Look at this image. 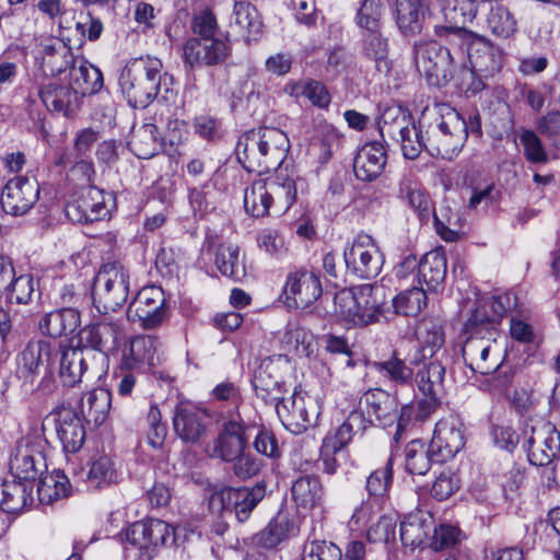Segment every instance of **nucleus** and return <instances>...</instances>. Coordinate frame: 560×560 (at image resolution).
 <instances>
[{
  "mask_svg": "<svg viewBox=\"0 0 560 560\" xmlns=\"http://www.w3.org/2000/svg\"><path fill=\"white\" fill-rule=\"evenodd\" d=\"M420 345L410 358L411 365H422L415 381L419 392L427 399L419 402L420 416L427 417L438 405L439 394L443 389L445 361L444 332L435 324H425L419 332Z\"/></svg>",
  "mask_w": 560,
  "mask_h": 560,
  "instance_id": "obj_1",
  "label": "nucleus"
},
{
  "mask_svg": "<svg viewBox=\"0 0 560 560\" xmlns=\"http://www.w3.org/2000/svg\"><path fill=\"white\" fill-rule=\"evenodd\" d=\"M172 85L173 75L163 70L160 58L151 55L128 60L119 77L120 90L132 107L145 108Z\"/></svg>",
  "mask_w": 560,
  "mask_h": 560,
  "instance_id": "obj_2",
  "label": "nucleus"
},
{
  "mask_svg": "<svg viewBox=\"0 0 560 560\" xmlns=\"http://www.w3.org/2000/svg\"><path fill=\"white\" fill-rule=\"evenodd\" d=\"M290 149L285 132L276 127H260L244 133L237 143V155L248 172L278 171Z\"/></svg>",
  "mask_w": 560,
  "mask_h": 560,
  "instance_id": "obj_3",
  "label": "nucleus"
},
{
  "mask_svg": "<svg viewBox=\"0 0 560 560\" xmlns=\"http://www.w3.org/2000/svg\"><path fill=\"white\" fill-rule=\"evenodd\" d=\"M431 118L425 130V150L432 155L452 160L464 147L468 136L466 121L458 112L445 104L427 109L423 120Z\"/></svg>",
  "mask_w": 560,
  "mask_h": 560,
  "instance_id": "obj_4",
  "label": "nucleus"
},
{
  "mask_svg": "<svg viewBox=\"0 0 560 560\" xmlns=\"http://www.w3.org/2000/svg\"><path fill=\"white\" fill-rule=\"evenodd\" d=\"M417 71L424 77L429 85L445 86L458 69V59L463 54L452 52L448 47L435 40L417 42L412 48Z\"/></svg>",
  "mask_w": 560,
  "mask_h": 560,
  "instance_id": "obj_5",
  "label": "nucleus"
},
{
  "mask_svg": "<svg viewBox=\"0 0 560 560\" xmlns=\"http://www.w3.org/2000/svg\"><path fill=\"white\" fill-rule=\"evenodd\" d=\"M180 527H173L164 521L152 518L136 522L130 525L122 536L127 551H136L137 560H152L161 546L177 544Z\"/></svg>",
  "mask_w": 560,
  "mask_h": 560,
  "instance_id": "obj_6",
  "label": "nucleus"
},
{
  "mask_svg": "<svg viewBox=\"0 0 560 560\" xmlns=\"http://www.w3.org/2000/svg\"><path fill=\"white\" fill-rule=\"evenodd\" d=\"M378 291L371 284L339 291L334 299L336 315L352 326L376 323L382 314V303L376 296Z\"/></svg>",
  "mask_w": 560,
  "mask_h": 560,
  "instance_id": "obj_7",
  "label": "nucleus"
},
{
  "mask_svg": "<svg viewBox=\"0 0 560 560\" xmlns=\"http://www.w3.org/2000/svg\"><path fill=\"white\" fill-rule=\"evenodd\" d=\"M129 271L118 260L104 262L94 281L93 301L101 313L116 312L129 294Z\"/></svg>",
  "mask_w": 560,
  "mask_h": 560,
  "instance_id": "obj_8",
  "label": "nucleus"
},
{
  "mask_svg": "<svg viewBox=\"0 0 560 560\" xmlns=\"http://www.w3.org/2000/svg\"><path fill=\"white\" fill-rule=\"evenodd\" d=\"M265 494L264 483H256L252 488H224L210 495L208 508L219 518L235 517L237 522L244 523Z\"/></svg>",
  "mask_w": 560,
  "mask_h": 560,
  "instance_id": "obj_9",
  "label": "nucleus"
},
{
  "mask_svg": "<svg viewBox=\"0 0 560 560\" xmlns=\"http://www.w3.org/2000/svg\"><path fill=\"white\" fill-rule=\"evenodd\" d=\"M46 445V439L37 429L19 439L10 458L13 477L30 483L42 477L47 470Z\"/></svg>",
  "mask_w": 560,
  "mask_h": 560,
  "instance_id": "obj_10",
  "label": "nucleus"
},
{
  "mask_svg": "<svg viewBox=\"0 0 560 560\" xmlns=\"http://www.w3.org/2000/svg\"><path fill=\"white\" fill-rule=\"evenodd\" d=\"M257 429V421L245 420L241 412L236 419L225 422L212 444L208 446L210 457L233 462L246 450L249 436Z\"/></svg>",
  "mask_w": 560,
  "mask_h": 560,
  "instance_id": "obj_11",
  "label": "nucleus"
},
{
  "mask_svg": "<svg viewBox=\"0 0 560 560\" xmlns=\"http://www.w3.org/2000/svg\"><path fill=\"white\" fill-rule=\"evenodd\" d=\"M345 264L349 272L361 279H374L382 271L384 255L369 234H358L345 248Z\"/></svg>",
  "mask_w": 560,
  "mask_h": 560,
  "instance_id": "obj_12",
  "label": "nucleus"
},
{
  "mask_svg": "<svg viewBox=\"0 0 560 560\" xmlns=\"http://www.w3.org/2000/svg\"><path fill=\"white\" fill-rule=\"evenodd\" d=\"M526 445L529 463L535 466H547L560 452V432L550 421L536 420L530 425Z\"/></svg>",
  "mask_w": 560,
  "mask_h": 560,
  "instance_id": "obj_13",
  "label": "nucleus"
},
{
  "mask_svg": "<svg viewBox=\"0 0 560 560\" xmlns=\"http://www.w3.org/2000/svg\"><path fill=\"white\" fill-rule=\"evenodd\" d=\"M164 291L158 285L143 287L131 301L127 316L131 322H139L144 328H154L165 317Z\"/></svg>",
  "mask_w": 560,
  "mask_h": 560,
  "instance_id": "obj_14",
  "label": "nucleus"
},
{
  "mask_svg": "<svg viewBox=\"0 0 560 560\" xmlns=\"http://www.w3.org/2000/svg\"><path fill=\"white\" fill-rule=\"evenodd\" d=\"M39 198V186L35 179L16 176L7 182L0 195V205L8 214H26Z\"/></svg>",
  "mask_w": 560,
  "mask_h": 560,
  "instance_id": "obj_15",
  "label": "nucleus"
},
{
  "mask_svg": "<svg viewBox=\"0 0 560 560\" xmlns=\"http://www.w3.org/2000/svg\"><path fill=\"white\" fill-rule=\"evenodd\" d=\"M430 445L436 463L452 459L465 445L462 420L457 416L448 415L438 421Z\"/></svg>",
  "mask_w": 560,
  "mask_h": 560,
  "instance_id": "obj_16",
  "label": "nucleus"
},
{
  "mask_svg": "<svg viewBox=\"0 0 560 560\" xmlns=\"http://www.w3.org/2000/svg\"><path fill=\"white\" fill-rule=\"evenodd\" d=\"M230 52L228 40L219 37L189 38L183 48L184 62L190 68L223 63Z\"/></svg>",
  "mask_w": 560,
  "mask_h": 560,
  "instance_id": "obj_17",
  "label": "nucleus"
},
{
  "mask_svg": "<svg viewBox=\"0 0 560 560\" xmlns=\"http://www.w3.org/2000/svg\"><path fill=\"white\" fill-rule=\"evenodd\" d=\"M107 213L104 192L95 186L81 187L66 205L67 217L78 223L98 221Z\"/></svg>",
  "mask_w": 560,
  "mask_h": 560,
  "instance_id": "obj_18",
  "label": "nucleus"
},
{
  "mask_svg": "<svg viewBox=\"0 0 560 560\" xmlns=\"http://www.w3.org/2000/svg\"><path fill=\"white\" fill-rule=\"evenodd\" d=\"M283 361L282 355L266 358L255 372L253 380L255 393L267 404L276 406L283 400L285 388L279 369Z\"/></svg>",
  "mask_w": 560,
  "mask_h": 560,
  "instance_id": "obj_19",
  "label": "nucleus"
},
{
  "mask_svg": "<svg viewBox=\"0 0 560 560\" xmlns=\"http://www.w3.org/2000/svg\"><path fill=\"white\" fill-rule=\"evenodd\" d=\"M323 289L318 276L305 269L288 275L284 294L290 306L306 308L322 295Z\"/></svg>",
  "mask_w": 560,
  "mask_h": 560,
  "instance_id": "obj_20",
  "label": "nucleus"
},
{
  "mask_svg": "<svg viewBox=\"0 0 560 560\" xmlns=\"http://www.w3.org/2000/svg\"><path fill=\"white\" fill-rule=\"evenodd\" d=\"M278 416L284 425L293 433L300 434L316 423L318 411L312 399L306 400L300 395H292L276 405Z\"/></svg>",
  "mask_w": 560,
  "mask_h": 560,
  "instance_id": "obj_21",
  "label": "nucleus"
},
{
  "mask_svg": "<svg viewBox=\"0 0 560 560\" xmlns=\"http://www.w3.org/2000/svg\"><path fill=\"white\" fill-rule=\"evenodd\" d=\"M291 499L300 515L306 516L315 511H322L326 493L320 478L316 475L296 478L291 486Z\"/></svg>",
  "mask_w": 560,
  "mask_h": 560,
  "instance_id": "obj_22",
  "label": "nucleus"
},
{
  "mask_svg": "<svg viewBox=\"0 0 560 560\" xmlns=\"http://www.w3.org/2000/svg\"><path fill=\"white\" fill-rule=\"evenodd\" d=\"M50 417L55 423L57 436L66 453H77L85 441V428L77 411L70 407H58Z\"/></svg>",
  "mask_w": 560,
  "mask_h": 560,
  "instance_id": "obj_23",
  "label": "nucleus"
},
{
  "mask_svg": "<svg viewBox=\"0 0 560 560\" xmlns=\"http://www.w3.org/2000/svg\"><path fill=\"white\" fill-rule=\"evenodd\" d=\"M122 335L121 326L117 320L103 318L83 327L78 335L79 346L88 350H96L103 353L116 349Z\"/></svg>",
  "mask_w": 560,
  "mask_h": 560,
  "instance_id": "obj_24",
  "label": "nucleus"
},
{
  "mask_svg": "<svg viewBox=\"0 0 560 560\" xmlns=\"http://www.w3.org/2000/svg\"><path fill=\"white\" fill-rule=\"evenodd\" d=\"M271 197V209L275 213L287 212L296 199L298 191L304 190L305 182L293 171L278 170L275 177L267 178Z\"/></svg>",
  "mask_w": 560,
  "mask_h": 560,
  "instance_id": "obj_25",
  "label": "nucleus"
},
{
  "mask_svg": "<svg viewBox=\"0 0 560 560\" xmlns=\"http://www.w3.org/2000/svg\"><path fill=\"white\" fill-rule=\"evenodd\" d=\"M471 70L464 71L465 75L492 77L499 72L503 63L502 50L485 37L477 38L468 50Z\"/></svg>",
  "mask_w": 560,
  "mask_h": 560,
  "instance_id": "obj_26",
  "label": "nucleus"
},
{
  "mask_svg": "<svg viewBox=\"0 0 560 560\" xmlns=\"http://www.w3.org/2000/svg\"><path fill=\"white\" fill-rule=\"evenodd\" d=\"M52 357V347L45 340H30L18 354V374L33 381L36 375L49 370Z\"/></svg>",
  "mask_w": 560,
  "mask_h": 560,
  "instance_id": "obj_27",
  "label": "nucleus"
},
{
  "mask_svg": "<svg viewBox=\"0 0 560 560\" xmlns=\"http://www.w3.org/2000/svg\"><path fill=\"white\" fill-rule=\"evenodd\" d=\"M386 160L385 149L380 142L365 143L353 161L355 177L362 182L375 180L384 171Z\"/></svg>",
  "mask_w": 560,
  "mask_h": 560,
  "instance_id": "obj_28",
  "label": "nucleus"
},
{
  "mask_svg": "<svg viewBox=\"0 0 560 560\" xmlns=\"http://www.w3.org/2000/svg\"><path fill=\"white\" fill-rule=\"evenodd\" d=\"M360 404L366 415L374 418L381 425H389L397 418L396 399L381 388L369 389L362 396Z\"/></svg>",
  "mask_w": 560,
  "mask_h": 560,
  "instance_id": "obj_29",
  "label": "nucleus"
},
{
  "mask_svg": "<svg viewBox=\"0 0 560 560\" xmlns=\"http://www.w3.org/2000/svg\"><path fill=\"white\" fill-rule=\"evenodd\" d=\"M38 96L50 112L70 116L79 107V96L69 86L47 82L39 86Z\"/></svg>",
  "mask_w": 560,
  "mask_h": 560,
  "instance_id": "obj_30",
  "label": "nucleus"
},
{
  "mask_svg": "<svg viewBox=\"0 0 560 560\" xmlns=\"http://www.w3.org/2000/svg\"><path fill=\"white\" fill-rule=\"evenodd\" d=\"M428 11V0H395L396 23L405 36L421 33L422 21Z\"/></svg>",
  "mask_w": 560,
  "mask_h": 560,
  "instance_id": "obj_31",
  "label": "nucleus"
},
{
  "mask_svg": "<svg viewBox=\"0 0 560 560\" xmlns=\"http://www.w3.org/2000/svg\"><path fill=\"white\" fill-rule=\"evenodd\" d=\"M33 483L24 480H5L0 485V509L8 514H19L33 502Z\"/></svg>",
  "mask_w": 560,
  "mask_h": 560,
  "instance_id": "obj_32",
  "label": "nucleus"
},
{
  "mask_svg": "<svg viewBox=\"0 0 560 560\" xmlns=\"http://www.w3.org/2000/svg\"><path fill=\"white\" fill-rule=\"evenodd\" d=\"M205 415L191 405L179 404L175 408L173 427L185 442H197L206 430Z\"/></svg>",
  "mask_w": 560,
  "mask_h": 560,
  "instance_id": "obj_33",
  "label": "nucleus"
},
{
  "mask_svg": "<svg viewBox=\"0 0 560 560\" xmlns=\"http://www.w3.org/2000/svg\"><path fill=\"white\" fill-rule=\"evenodd\" d=\"M77 62L71 46L63 39H49L43 45L42 68L46 74L58 75Z\"/></svg>",
  "mask_w": 560,
  "mask_h": 560,
  "instance_id": "obj_34",
  "label": "nucleus"
},
{
  "mask_svg": "<svg viewBox=\"0 0 560 560\" xmlns=\"http://www.w3.org/2000/svg\"><path fill=\"white\" fill-rule=\"evenodd\" d=\"M159 341L152 336H136L124 350L121 363L127 370H138L142 365L155 364Z\"/></svg>",
  "mask_w": 560,
  "mask_h": 560,
  "instance_id": "obj_35",
  "label": "nucleus"
},
{
  "mask_svg": "<svg viewBox=\"0 0 560 560\" xmlns=\"http://www.w3.org/2000/svg\"><path fill=\"white\" fill-rule=\"evenodd\" d=\"M102 86L101 70L84 59H78L70 70V88L79 96V100L85 95L97 93Z\"/></svg>",
  "mask_w": 560,
  "mask_h": 560,
  "instance_id": "obj_36",
  "label": "nucleus"
},
{
  "mask_svg": "<svg viewBox=\"0 0 560 560\" xmlns=\"http://www.w3.org/2000/svg\"><path fill=\"white\" fill-rule=\"evenodd\" d=\"M90 355L91 351L83 349L81 346L62 350L59 376L63 385L72 387L82 381L84 373L88 371L86 360Z\"/></svg>",
  "mask_w": 560,
  "mask_h": 560,
  "instance_id": "obj_37",
  "label": "nucleus"
},
{
  "mask_svg": "<svg viewBox=\"0 0 560 560\" xmlns=\"http://www.w3.org/2000/svg\"><path fill=\"white\" fill-rule=\"evenodd\" d=\"M80 313L72 307H63L44 315L38 327L42 334L52 338L72 334L80 325Z\"/></svg>",
  "mask_w": 560,
  "mask_h": 560,
  "instance_id": "obj_38",
  "label": "nucleus"
},
{
  "mask_svg": "<svg viewBox=\"0 0 560 560\" xmlns=\"http://www.w3.org/2000/svg\"><path fill=\"white\" fill-rule=\"evenodd\" d=\"M433 527L430 513L417 510L405 516L400 523V539L405 546L416 548L422 545Z\"/></svg>",
  "mask_w": 560,
  "mask_h": 560,
  "instance_id": "obj_39",
  "label": "nucleus"
},
{
  "mask_svg": "<svg viewBox=\"0 0 560 560\" xmlns=\"http://www.w3.org/2000/svg\"><path fill=\"white\" fill-rule=\"evenodd\" d=\"M112 394L98 387L85 393L80 401V412L88 423L98 427L105 422L109 415Z\"/></svg>",
  "mask_w": 560,
  "mask_h": 560,
  "instance_id": "obj_40",
  "label": "nucleus"
},
{
  "mask_svg": "<svg viewBox=\"0 0 560 560\" xmlns=\"http://www.w3.org/2000/svg\"><path fill=\"white\" fill-rule=\"evenodd\" d=\"M293 530V523L285 513H278L260 532L252 537L254 546L273 549L287 540Z\"/></svg>",
  "mask_w": 560,
  "mask_h": 560,
  "instance_id": "obj_41",
  "label": "nucleus"
},
{
  "mask_svg": "<svg viewBox=\"0 0 560 560\" xmlns=\"http://www.w3.org/2000/svg\"><path fill=\"white\" fill-rule=\"evenodd\" d=\"M490 350L489 338L471 335L463 347V358L472 371L487 375L499 366L498 360L492 363L487 362Z\"/></svg>",
  "mask_w": 560,
  "mask_h": 560,
  "instance_id": "obj_42",
  "label": "nucleus"
},
{
  "mask_svg": "<svg viewBox=\"0 0 560 560\" xmlns=\"http://www.w3.org/2000/svg\"><path fill=\"white\" fill-rule=\"evenodd\" d=\"M446 257L442 249L438 248L427 253L419 262L418 273L420 280L430 291H438L446 277Z\"/></svg>",
  "mask_w": 560,
  "mask_h": 560,
  "instance_id": "obj_43",
  "label": "nucleus"
},
{
  "mask_svg": "<svg viewBox=\"0 0 560 560\" xmlns=\"http://www.w3.org/2000/svg\"><path fill=\"white\" fill-rule=\"evenodd\" d=\"M250 0H234V23L246 40H256L264 28L262 20Z\"/></svg>",
  "mask_w": 560,
  "mask_h": 560,
  "instance_id": "obj_44",
  "label": "nucleus"
},
{
  "mask_svg": "<svg viewBox=\"0 0 560 560\" xmlns=\"http://www.w3.org/2000/svg\"><path fill=\"white\" fill-rule=\"evenodd\" d=\"M214 262L223 276L234 281H242L246 277L244 258L240 256V247L235 244H220L215 250Z\"/></svg>",
  "mask_w": 560,
  "mask_h": 560,
  "instance_id": "obj_45",
  "label": "nucleus"
},
{
  "mask_svg": "<svg viewBox=\"0 0 560 560\" xmlns=\"http://www.w3.org/2000/svg\"><path fill=\"white\" fill-rule=\"evenodd\" d=\"M244 208L254 218H264L271 209V197L267 179L252 183L244 191Z\"/></svg>",
  "mask_w": 560,
  "mask_h": 560,
  "instance_id": "obj_46",
  "label": "nucleus"
},
{
  "mask_svg": "<svg viewBox=\"0 0 560 560\" xmlns=\"http://www.w3.org/2000/svg\"><path fill=\"white\" fill-rule=\"evenodd\" d=\"M38 499L44 504H51L70 494V482L67 476L59 471H52L39 477L37 486Z\"/></svg>",
  "mask_w": 560,
  "mask_h": 560,
  "instance_id": "obj_47",
  "label": "nucleus"
},
{
  "mask_svg": "<svg viewBox=\"0 0 560 560\" xmlns=\"http://www.w3.org/2000/svg\"><path fill=\"white\" fill-rule=\"evenodd\" d=\"M372 366L381 376L396 385H408L413 378L411 364H407L396 351L386 360L373 362Z\"/></svg>",
  "mask_w": 560,
  "mask_h": 560,
  "instance_id": "obj_48",
  "label": "nucleus"
},
{
  "mask_svg": "<svg viewBox=\"0 0 560 560\" xmlns=\"http://www.w3.org/2000/svg\"><path fill=\"white\" fill-rule=\"evenodd\" d=\"M388 39L383 36L381 28L366 31L363 43L364 55L375 61L376 69L380 72L388 73L392 69V62L388 59Z\"/></svg>",
  "mask_w": 560,
  "mask_h": 560,
  "instance_id": "obj_49",
  "label": "nucleus"
},
{
  "mask_svg": "<svg viewBox=\"0 0 560 560\" xmlns=\"http://www.w3.org/2000/svg\"><path fill=\"white\" fill-rule=\"evenodd\" d=\"M487 27L497 37L508 39L517 33V21L514 14L504 5L490 8L486 18Z\"/></svg>",
  "mask_w": 560,
  "mask_h": 560,
  "instance_id": "obj_50",
  "label": "nucleus"
},
{
  "mask_svg": "<svg viewBox=\"0 0 560 560\" xmlns=\"http://www.w3.org/2000/svg\"><path fill=\"white\" fill-rule=\"evenodd\" d=\"M129 144L139 159H151L161 148L158 127L154 124H144L135 131Z\"/></svg>",
  "mask_w": 560,
  "mask_h": 560,
  "instance_id": "obj_51",
  "label": "nucleus"
},
{
  "mask_svg": "<svg viewBox=\"0 0 560 560\" xmlns=\"http://www.w3.org/2000/svg\"><path fill=\"white\" fill-rule=\"evenodd\" d=\"M88 482L91 487L103 488L117 482L118 472L110 456L100 454L90 462Z\"/></svg>",
  "mask_w": 560,
  "mask_h": 560,
  "instance_id": "obj_52",
  "label": "nucleus"
},
{
  "mask_svg": "<svg viewBox=\"0 0 560 560\" xmlns=\"http://www.w3.org/2000/svg\"><path fill=\"white\" fill-rule=\"evenodd\" d=\"M406 454V469L412 475H425L432 462L435 460V455L431 452V445L428 447L420 440L409 442L405 450Z\"/></svg>",
  "mask_w": 560,
  "mask_h": 560,
  "instance_id": "obj_53",
  "label": "nucleus"
},
{
  "mask_svg": "<svg viewBox=\"0 0 560 560\" xmlns=\"http://www.w3.org/2000/svg\"><path fill=\"white\" fill-rule=\"evenodd\" d=\"M362 424V415L353 411L332 434L325 438L323 444L328 451L339 452L351 441L354 433L363 428Z\"/></svg>",
  "mask_w": 560,
  "mask_h": 560,
  "instance_id": "obj_54",
  "label": "nucleus"
},
{
  "mask_svg": "<svg viewBox=\"0 0 560 560\" xmlns=\"http://www.w3.org/2000/svg\"><path fill=\"white\" fill-rule=\"evenodd\" d=\"M427 293L421 288H412L400 292L393 300V306L397 314L404 316H417L427 306Z\"/></svg>",
  "mask_w": 560,
  "mask_h": 560,
  "instance_id": "obj_55",
  "label": "nucleus"
},
{
  "mask_svg": "<svg viewBox=\"0 0 560 560\" xmlns=\"http://www.w3.org/2000/svg\"><path fill=\"white\" fill-rule=\"evenodd\" d=\"M313 336L304 328L290 324L281 338L282 347L288 352L296 355H308Z\"/></svg>",
  "mask_w": 560,
  "mask_h": 560,
  "instance_id": "obj_56",
  "label": "nucleus"
},
{
  "mask_svg": "<svg viewBox=\"0 0 560 560\" xmlns=\"http://www.w3.org/2000/svg\"><path fill=\"white\" fill-rule=\"evenodd\" d=\"M396 139L400 142L401 152L406 159L415 160L422 149H425V141L412 121L398 129Z\"/></svg>",
  "mask_w": 560,
  "mask_h": 560,
  "instance_id": "obj_57",
  "label": "nucleus"
},
{
  "mask_svg": "<svg viewBox=\"0 0 560 560\" xmlns=\"http://www.w3.org/2000/svg\"><path fill=\"white\" fill-rule=\"evenodd\" d=\"M393 482V459L389 457L386 464L373 470L366 478L365 489L370 497L384 498Z\"/></svg>",
  "mask_w": 560,
  "mask_h": 560,
  "instance_id": "obj_58",
  "label": "nucleus"
},
{
  "mask_svg": "<svg viewBox=\"0 0 560 560\" xmlns=\"http://www.w3.org/2000/svg\"><path fill=\"white\" fill-rule=\"evenodd\" d=\"M400 194L406 196L409 206L421 220H427L431 213L432 202L429 195L418 185L407 180L400 184Z\"/></svg>",
  "mask_w": 560,
  "mask_h": 560,
  "instance_id": "obj_59",
  "label": "nucleus"
},
{
  "mask_svg": "<svg viewBox=\"0 0 560 560\" xmlns=\"http://www.w3.org/2000/svg\"><path fill=\"white\" fill-rule=\"evenodd\" d=\"M301 560H341V549L331 541L313 540L305 544Z\"/></svg>",
  "mask_w": 560,
  "mask_h": 560,
  "instance_id": "obj_60",
  "label": "nucleus"
},
{
  "mask_svg": "<svg viewBox=\"0 0 560 560\" xmlns=\"http://www.w3.org/2000/svg\"><path fill=\"white\" fill-rule=\"evenodd\" d=\"M383 11L382 0H364L357 15L359 26L365 31L380 30Z\"/></svg>",
  "mask_w": 560,
  "mask_h": 560,
  "instance_id": "obj_61",
  "label": "nucleus"
},
{
  "mask_svg": "<svg viewBox=\"0 0 560 560\" xmlns=\"http://www.w3.org/2000/svg\"><path fill=\"white\" fill-rule=\"evenodd\" d=\"M520 142L523 145L524 155L528 162L545 164L548 162L547 151L539 137L532 130H523L520 135Z\"/></svg>",
  "mask_w": 560,
  "mask_h": 560,
  "instance_id": "obj_62",
  "label": "nucleus"
},
{
  "mask_svg": "<svg viewBox=\"0 0 560 560\" xmlns=\"http://www.w3.org/2000/svg\"><path fill=\"white\" fill-rule=\"evenodd\" d=\"M9 300L15 304H26L34 292V279L31 275H22L10 281Z\"/></svg>",
  "mask_w": 560,
  "mask_h": 560,
  "instance_id": "obj_63",
  "label": "nucleus"
},
{
  "mask_svg": "<svg viewBox=\"0 0 560 560\" xmlns=\"http://www.w3.org/2000/svg\"><path fill=\"white\" fill-rule=\"evenodd\" d=\"M538 131L547 138L551 147L560 148V112H551L538 122Z\"/></svg>",
  "mask_w": 560,
  "mask_h": 560,
  "instance_id": "obj_64",
  "label": "nucleus"
}]
</instances>
